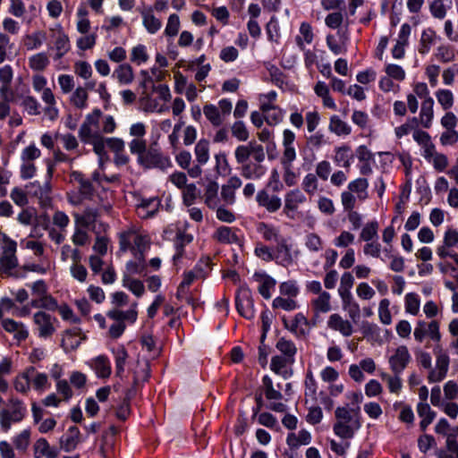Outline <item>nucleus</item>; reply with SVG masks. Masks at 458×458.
<instances>
[{"instance_id":"obj_1","label":"nucleus","mask_w":458,"mask_h":458,"mask_svg":"<svg viewBox=\"0 0 458 458\" xmlns=\"http://www.w3.org/2000/svg\"><path fill=\"white\" fill-rule=\"evenodd\" d=\"M236 163L241 165L240 174L247 180H260L267 173L263 165L266 158L262 145L252 140L245 145H239L234 149Z\"/></svg>"},{"instance_id":"obj_2","label":"nucleus","mask_w":458,"mask_h":458,"mask_svg":"<svg viewBox=\"0 0 458 458\" xmlns=\"http://www.w3.org/2000/svg\"><path fill=\"white\" fill-rule=\"evenodd\" d=\"M117 236L121 252L131 251V254H145L150 248V238L140 226L129 225L120 231Z\"/></svg>"},{"instance_id":"obj_3","label":"nucleus","mask_w":458,"mask_h":458,"mask_svg":"<svg viewBox=\"0 0 458 458\" xmlns=\"http://www.w3.org/2000/svg\"><path fill=\"white\" fill-rule=\"evenodd\" d=\"M113 209L111 201H103L97 207L87 206L81 213H74V224H79L96 234L106 231L107 225L99 220L103 214H110Z\"/></svg>"},{"instance_id":"obj_4","label":"nucleus","mask_w":458,"mask_h":458,"mask_svg":"<svg viewBox=\"0 0 458 458\" xmlns=\"http://www.w3.org/2000/svg\"><path fill=\"white\" fill-rule=\"evenodd\" d=\"M335 422L333 426V431L341 438H352L361 427L359 408L350 410L345 407H337L335 411Z\"/></svg>"},{"instance_id":"obj_5","label":"nucleus","mask_w":458,"mask_h":458,"mask_svg":"<svg viewBox=\"0 0 458 458\" xmlns=\"http://www.w3.org/2000/svg\"><path fill=\"white\" fill-rule=\"evenodd\" d=\"M369 181L365 177H358L350 181L345 190L340 194L343 209L357 208L369 199Z\"/></svg>"},{"instance_id":"obj_6","label":"nucleus","mask_w":458,"mask_h":458,"mask_svg":"<svg viewBox=\"0 0 458 458\" xmlns=\"http://www.w3.org/2000/svg\"><path fill=\"white\" fill-rule=\"evenodd\" d=\"M27 414L24 403L17 398H11L7 408L0 411V430L9 432L13 423L21 422Z\"/></svg>"},{"instance_id":"obj_7","label":"nucleus","mask_w":458,"mask_h":458,"mask_svg":"<svg viewBox=\"0 0 458 458\" xmlns=\"http://www.w3.org/2000/svg\"><path fill=\"white\" fill-rule=\"evenodd\" d=\"M48 48L55 51V60L61 59L71 50L69 36L60 23L48 29Z\"/></svg>"},{"instance_id":"obj_8","label":"nucleus","mask_w":458,"mask_h":458,"mask_svg":"<svg viewBox=\"0 0 458 458\" xmlns=\"http://www.w3.org/2000/svg\"><path fill=\"white\" fill-rule=\"evenodd\" d=\"M137 162L145 169L157 168L165 171L173 166L170 157L157 148H148L143 155L137 158Z\"/></svg>"},{"instance_id":"obj_9","label":"nucleus","mask_w":458,"mask_h":458,"mask_svg":"<svg viewBox=\"0 0 458 458\" xmlns=\"http://www.w3.org/2000/svg\"><path fill=\"white\" fill-rule=\"evenodd\" d=\"M16 248L17 244L14 241L7 237L6 234L0 233V249L2 250L0 257L1 271L7 272L17 267Z\"/></svg>"},{"instance_id":"obj_10","label":"nucleus","mask_w":458,"mask_h":458,"mask_svg":"<svg viewBox=\"0 0 458 458\" xmlns=\"http://www.w3.org/2000/svg\"><path fill=\"white\" fill-rule=\"evenodd\" d=\"M33 323L38 337L47 339L55 333L58 320L49 313L39 310L33 315Z\"/></svg>"},{"instance_id":"obj_11","label":"nucleus","mask_w":458,"mask_h":458,"mask_svg":"<svg viewBox=\"0 0 458 458\" xmlns=\"http://www.w3.org/2000/svg\"><path fill=\"white\" fill-rule=\"evenodd\" d=\"M262 386L267 400L270 402L267 406L268 409L276 412H285L287 410L286 404L281 402H273L282 400L283 394L279 389L274 387L272 378L269 376L266 375L263 377Z\"/></svg>"},{"instance_id":"obj_12","label":"nucleus","mask_w":458,"mask_h":458,"mask_svg":"<svg viewBox=\"0 0 458 458\" xmlns=\"http://www.w3.org/2000/svg\"><path fill=\"white\" fill-rule=\"evenodd\" d=\"M435 367L430 369L427 379L428 383H438L443 381L447 375L450 364V358L448 354L443 351L437 352Z\"/></svg>"},{"instance_id":"obj_13","label":"nucleus","mask_w":458,"mask_h":458,"mask_svg":"<svg viewBox=\"0 0 458 458\" xmlns=\"http://www.w3.org/2000/svg\"><path fill=\"white\" fill-rule=\"evenodd\" d=\"M428 335L430 339L436 343L441 340V333L439 330V323L432 320L427 323L424 320H419L413 331V336L416 342L422 343L425 337Z\"/></svg>"},{"instance_id":"obj_14","label":"nucleus","mask_w":458,"mask_h":458,"mask_svg":"<svg viewBox=\"0 0 458 458\" xmlns=\"http://www.w3.org/2000/svg\"><path fill=\"white\" fill-rule=\"evenodd\" d=\"M412 358L406 345L395 348L388 358L390 369L394 374H402L409 366Z\"/></svg>"},{"instance_id":"obj_15","label":"nucleus","mask_w":458,"mask_h":458,"mask_svg":"<svg viewBox=\"0 0 458 458\" xmlns=\"http://www.w3.org/2000/svg\"><path fill=\"white\" fill-rule=\"evenodd\" d=\"M236 309L241 316L251 319L255 316L254 303L251 293L248 287H241L236 294Z\"/></svg>"},{"instance_id":"obj_16","label":"nucleus","mask_w":458,"mask_h":458,"mask_svg":"<svg viewBox=\"0 0 458 458\" xmlns=\"http://www.w3.org/2000/svg\"><path fill=\"white\" fill-rule=\"evenodd\" d=\"M101 111L98 108L89 114L79 130V136L85 144L98 137L99 134L96 131Z\"/></svg>"},{"instance_id":"obj_17","label":"nucleus","mask_w":458,"mask_h":458,"mask_svg":"<svg viewBox=\"0 0 458 458\" xmlns=\"http://www.w3.org/2000/svg\"><path fill=\"white\" fill-rule=\"evenodd\" d=\"M307 202L305 193L300 189H293L284 195V213L286 216L293 218L300 206Z\"/></svg>"},{"instance_id":"obj_18","label":"nucleus","mask_w":458,"mask_h":458,"mask_svg":"<svg viewBox=\"0 0 458 458\" xmlns=\"http://www.w3.org/2000/svg\"><path fill=\"white\" fill-rule=\"evenodd\" d=\"M188 224L186 223L183 227L177 228L175 237L174 240V246L175 253L173 256V261L174 265L178 262L184 255V247L193 241V235L187 232Z\"/></svg>"},{"instance_id":"obj_19","label":"nucleus","mask_w":458,"mask_h":458,"mask_svg":"<svg viewBox=\"0 0 458 458\" xmlns=\"http://www.w3.org/2000/svg\"><path fill=\"white\" fill-rule=\"evenodd\" d=\"M274 258L276 264L288 267L294 262V257L292 253V245L286 238H283L274 248Z\"/></svg>"},{"instance_id":"obj_20","label":"nucleus","mask_w":458,"mask_h":458,"mask_svg":"<svg viewBox=\"0 0 458 458\" xmlns=\"http://www.w3.org/2000/svg\"><path fill=\"white\" fill-rule=\"evenodd\" d=\"M283 323L284 327L297 337L305 336L310 332L309 320L301 312L295 314L291 321L283 318Z\"/></svg>"},{"instance_id":"obj_21","label":"nucleus","mask_w":458,"mask_h":458,"mask_svg":"<svg viewBox=\"0 0 458 458\" xmlns=\"http://www.w3.org/2000/svg\"><path fill=\"white\" fill-rule=\"evenodd\" d=\"M295 139V133L292 130H284L282 140V144L284 147L282 163L284 165H291L292 163L296 159V150L294 147Z\"/></svg>"},{"instance_id":"obj_22","label":"nucleus","mask_w":458,"mask_h":458,"mask_svg":"<svg viewBox=\"0 0 458 458\" xmlns=\"http://www.w3.org/2000/svg\"><path fill=\"white\" fill-rule=\"evenodd\" d=\"M107 317L115 322L133 324L138 318V302L131 303L127 310L114 308L107 312Z\"/></svg>"},{"instance_id":"obj_23","label":"nucleus","mask_w":458,"mask_h":458,"mask_svg":"<svg viewBox=\"0 0 458 458\" xmlns=\"http://www.w3.org/2000/svg\"><path fill=\"white\" fill-rule=\"evenodd\" d=\"M327 326L344 337L351 336L354 331L352 322L338 313H333L328 317Z\"/></svg>"},{"instance_id":"obj_24","label":"nucleus","mask_w":458,"mask_h":458,"mask_svg":"<svg viewBox=\"0 0 458 458\" xmlns=\"http://www.w3.org/2000/svg\"><path fill=\"white\" fill-rule=\"evenodd\" d=\"M139 13L148 33L154 35L161 30L163 21L154 13L153 8L144 6L139 9Z\"/></svg>"},{"instance_id":"obj_25","label":"nucleus","mask_w":458,"mask_h":458,"mask_svg":"<svg viewBox=\"0 0 458 458\" xmlns=\"http://www.w3.org/2000/svg\"><path fill=\"white\" fill-rule=\"evenodd\" d=\"M294 362V360H291L288 357L283 355H275L271 359L270 369L284 379H287L293 375V370L291 368Z\"/></svg>"},{"instance_id":"obj_26","label":"nucleus","mask_w":458,"mask_h":458,"mask_svg":"<svg viewBox=\"0 0 458 458\" xmlns=\"http://www.w3.org/2000/svg\"><path fill=\"white\" fill-rule=\"evenodd\" d=\"M256 201L259 207L265 208L269 213L278 211L282 206L281 199L276 195L269 194L267 189L258 191Z\"/></svg>"},{"instance_id":"obj_27","label":"nucleus","mask_w":458,"mask_h":458,"mask_svg":"<svg viewBox=\"0 0 458 458\" xmlns=\"http://www.w3.org/2000/svg\"><path fill=\"white\" fill-rule=\"evenodd\" d=\"M1 325L4 331L13 334V339L17 342H22L29 336V330L22 322L13 318H4L1 321Z\"/></svg>"},{"instance_id":"obj_28","label":"nucleus","mask_w":458,"mask_h":458,"mask_svg":"<svg viewBox=\"0 0 458 458\" xmlns=\"http://www.w3.org/2000/svg\"><path fill=\"white\" fill-rule=\"evenodd\" d=\"M337 35L339 36V39H337L335 36L332 34H328L326 37L327 47L335 55L345 54L347 52V44L349 41V35L347 30H338Z\"/></svg>"},{"instance_id":"obj_29","label":"nucleus","mask_w":458,"mask_h":458,"mask_svg":"<svg viewBox=\"0 0 458 458\" xmlns=\"http://www.w3.org/2000/svg\"><path fill=\"white\" fill-rule=\"evenodd\" d=\"M89 367L95 372L98 378H108L112 373V366L109 358L106 355L101 354L89 361Z\"/></svg>"},{"instance_id":"obj_30","label":"nucleus","mask_w":458,"mask_h":458,"mask_svg":"<svg viewBox=\"0 0 458 458\" xmlns=\"http://www.w3.org/2000/svg\"><path fill=\"white\" fill-rule=\"evenodd\" d=\"M85 339L81 329L73 327L67 329L62 338V346L65 351H72L77 349Z\"/></svg>"},{"instance_id":"obj_31","label":"nucleus","mask_w":458,"mask_h":458,"mask_svg":"<svg viewBox=\"0 0 458 458\" xmlns=\"http://www.w3.org/2000/svg\"><path fill=\"white\" fill-rule=\"evenodd\" d=\"M434 99H428L421 102L417 123L424 129H429L434 120Z\"/></svg>"},{"instance_id":"obj_32","label":"nucleus","mask_w":458,"mask_h":458,"mask_svg":"<svg viewBox=\"0 0 458 458\" xmlns=\"http://www.w3.org/2000/svg\"><path fill=\"white\" fill-rule=\"evenodd\" d=\"M160 200L158 198L142 199L137 205V214L140 218L146 219L153 216L158 210Z\"/></svg>"},{"instance_id":"obj_33","label":"nucleus","mask_w":458,"mask_h":458,"mask_svg":"<svg viewBox=\"0 0 458 458\" xmlns=\"http://www.w3.org/2000/svg\"><path fill=\"white\" fill-rule=\"evenodd\" d=\"M134 77L133 69L128 63L118 64L112 73V78L123 86L132 83Z\"/></svg>"},{"instance_id":"obj_34","label":"nucleus","mask_w":458,"mask_h":458,"mask_svg":"<svg viewBox=\"0 0 458 458\" xmlns=\"http://www.w3.org/2000/svg\"><path fill=\"white\" fill-rule=\"evenodd\" d=\"M35 458H57L58 449L51 446L44 437L37 439L33 445Z\"/></svg>"},{"instance_id":"obj_35","label":"nucleus","mask_w":458,"mask_h":458,"mask_svg":"<svg viewBox=\"0 0 458 458\" xmlns=\"http://www.w3.org/2000/svg\"><path fill=\"white\" fill-rule=\"evenodd\" d=\"M134 259L129 260L125 265V271L123 275L132 276L134 275H146L147 264L145 260V254H132Z\"/></svg>"},{"instance_id":"obj_36","label":"nucleus","mask_w":458,"mask_h":458,"mask_svg":"<svg viewBox=\"0 0 458 458\" xmlns=\"http://www.w3.org/2000/svg\"><path fill=\"white\" fill-rule=\"evenodd\" d=\"M334 162L344 168L349 169L353 160L352 148L348 145H342L335 148Z\"/></svg>"},{"instance_id":"obj_37","label":"nucleus","mask_w":458,"mask_h":458,"mask_svg":"<svg viewBox=\"0 0 458 458\" xmlns=\"http://www.w3.org/2000/svg\"><path fill=\"white\" fill-rule=\"evenodd\" d=\"M255 280L259 283L258 291L265 299L271 298V292L275 289L276 282L266 274H255Z\"/></svg>"},{"instance_id":"obj_38","label":"nucleus","mask_w":458,"mask_h":458,"mask_svg":"<svg viewBox=\"0 0 458 458\" xmlns=\"http://www.w3.org/2000/svg\"><path fill=\"white\" fill-rule=\"evenodd\" d=\"M416 410L419 417L421 418L420 427L422 431H425L435 420L437 413L431 409L430 405L425 402L418 403Z\"/></svg>"},{"instance_id":"obj_39","label":"nucleus","mask_w":458,"mask_h":458,"mask_svg":"<svg viewBox=\"0 0 458 458\" xmlns=\"http://www.w3.org/2000/svg\"><path fill=\"white\" fill-rule=\"evenodd\" d=\"M81 432L77 427H70L60 439V445L65 452L74 450L80 442Z\"/></svg>"},{"instance_id":"obj_40","label":"nucleus","mask_w":458,"mask_h":458,"mask_svg":"<svg viewBox=\"0 0 458 458\" xmlns=\"http://www.w3.org/2000/svg\"><path fill=\"white\" fill-rule=\"evenodd\" d=\"M72 182L79 184V191L83 199H89L93 193V186L89 180L78 171H72L70 174Z\"/></svg>"},{"instance_id":"obj_41","label":"nucleus","mask_w":458,"mask_h":458,"mask_svg":"<svg viewBox=\"0 0 458 458\" xmlns=\"http://www.w3.org/2000/svg\"><path fill=\"white\" fill-rule=\"evenodd\" d=\"M314 33L312 27L308 22H301L299 29V34L295 37V42L298 47L304 51L306 45L312 43Z\"/></svg>"},{"instance_id":"obj_42","label":"nucleus","mask_w":458,"mask_h":458,"mask_svg":"<svg viewBox=\"0 0 458 458\" xmlns=\"http://www.w3.org/2000/svg\"><path fill=\"white\" fill-rule=\"evenodd\" d=\"M34 371V367H28L23 372L17 375L13 380L14 389L23 394H26L30 390V373Z\"/></svg>"},{"instance_id":"obj_43","label":"nucleus","mask_w":458,"mask_h":458,"mask_svg":"<svg viewBox=\"0 0 458 458\" xmlns=\"http://www.w3.org/2000/svg\"><path fill=\"white\" fill-rule=\"evenodd\" d=\"M219 186L216 182H209L205 189L204 201L206 205L215 209L221 204V198L218 195Z\"/></svg>"},{"instance_id":"obj_44","label":"nucleus","mask_w":458,"mask_h":458,"mask_svg":"<svg viewBox=\"0 0 458 458\" xmlns=\"http://www.w3.org/2000/svg\"><path fill=\"white\" fill-rule=\"evenodd\" d=\"M257 230L262 238L267 242H273L277 243L284 238V236L280 233L279 228L273 225L259 223L258 225Z\"/></svg>"},{"instance_id":"obj_45","label":"nucleus","mask_w":458,"mask_h":458,"mask_svg":"<svg viewBox=\"0 0 458 458\" xmlns=\"http://www.w3.org/2000/svg\"><path fill=\"white\" fill-rule=\"evenodd\" d=\"M50 64V59L46 52H38L28 58V66L37 73L45 71Z\"/></svg>"},{"instance_id":"obj_46","label":"nucleus","mask_w":458,"mask_h":458,"mask_svg":"<svg viewBox=\"0 0 458 458\" xmlns=\"http://www.w3.org/2000/svg\"><path fill=\"white\" fill-rule=\"evenodd\" d=\"M41 99L46 105L43 109L45 116L50 121L56 120L59 116V110L56 106V99L55 94L45 92L44 96H41Z\"/></svg>"},{"instance_id":"obj_47","label":"nucleus","mask_w":458,"mask_h":458,"mask_svg":"<svg viewBox=\"0 0 458 458\" xmlns=\"http://www.w3.org/2000/svg\"><path fill=\"white\" fill-rule=\"evenodd\" d=\"M342 299L343 308L347 311L349 318L355 321L360 318V309L358 302H356L352 297V293L339 294Z\"/></svg>"},{"instance_id":"obj_48","label":"nucleus","mask_w":458,"mask_h":458,"mask_svg":"<svg viewBox=\"0 0 458 458\" xmlns=\"http://www.w3.org/2000/svg\"><path fill=\"white\" fill-rule=\"evenodd\" d=\"M331 295L327 292L320 293L311 300V306L316 314L327 313L331 310Z\"/></svg>"},{"instance_id":"obj_49","label":"nucleus","mask_w":458,"mask_h":458,"mask_svg":"<svg viewBox=\"0 0 458 458\" xmlns=\"http://www.w3.org/2000/svg\"><path fill=\"white\" fill-rule=\"evenodd\" d=\"M328 130L337 136H347L352 132L351 126L335 114L329 118Z\"/></svg>"},{"instance_id":"obj_50","label":"nucleus","mask_w":458,"mask_h":458,"mask_svg":"<svg viewBox=\"0 0 458 458\" xmlns=\"http://www.w3.org/2000/svg\"><path fill=\"white\" fill-rule=\"evenodd\" d=\"M123 286L128 289L137 298H140L145 293V286L142 281L129 276V275H123L122 279Z\"/></svg>"},{"instance_id":"obj_51","label":"nucleus","mask_w":458,"mask_h":458,"mask_svg":"<svg viewBox=\"0 0 458 458\" xmlns=\"http://www.w3.org/2000/svg\"><path fill=\"white\" fill-rule=\"evenodd\" d=\"M54 174V166L53 165H47V181L44 185H40L38 182H34L31 183V188H36L33 191V194L40 199L47 198L51 191L50 182L49 181L53 177Z\"/></svg>"},{"instance_id":"obj_52","label":"nucleus","mask_w":458,"mask_h":458,"mask_svg":"<svg viewBox=\"0 0 458 458\" xmlns=\"http://www.w3.org/2000/svg\"><path fill=\"white\" fill-rule=\"evenodd\" d=\"M30 383L34 390L38 393H43L50 388L51 384L48 381V377L46 373L38 372L34 368V371L30 373Z\"/></svg>"},{"instance_id":"obj_53","label":"nucleus","mask_w":458,"mask_h":458,"mask_svg":"<svg viewBox=\"0 0 458 458\" xmlns=\"http://www.w3.org/2000/svg\"><path fill=\"white\" fill-rule=\"evenodd\" d=\"M112 353L115 362V374L117 377H122L124 372L125 365L128 359V352L123 346H118L112 349Z\"/></svg>"},{"instance_id":"obj_54","label":"nucleus","mask_w":458,"mask_h":458,"mask_svg":"<svg viewBox=\"0 0 458 458\" xmlns=\"http://www.w3.org/2000/svg\"><path fill=\"white\" fill-rule=\"evenodd\" d=\"M437 39V34L432 29H426L421 32L419 52L422 55H426L430 51V48L435 45Z\"/></svg>"},{"instance_id":"obj_55","label":"nucleus","mask_w":458,"mask_h":458,"mask_svg":"<svg viewBox=\"0 0 458 458\" xmlns=\"http://www.w3.org/2000/svg\"><path fill=\"white\" fill-rule=\"evenodd\" d=\"M89 11L85 5H80L77 9L76 29L81 34H87L90 30V21L88 18Z\"/></svg>"},{"instance_id":"obj_56","label":"nucleus","mask_w":458,"mask_h":458,"mask_svg":"<svg viewBox=\"0 0 458 458\" xmlns=\"http://www.w3.org/2000/svg\"><path fill=\"white\" fill-rule=\"evenodd\" d=\"M203 114L215 127H219L224 123V116L220 113L219 108L213 104L205 105L203 106Z\"/></svg>"},{"instance_id":"obj_57","label":"nucleus","mask_w":458,"mask_h":458,"mask_svg":"<svg viewBox=\"0 0 458 458\" xmlns=\"http://www.w3.org/2000/svg\"><path fill=\"white\" fill-rule=\"evenodd\" d=\"M311 442V435L306 429H301L298 434L291 433L286 437V443L290 447L297 448L301 445H309Z\"/></svg>"},{"instance_id":"obj_58","label":"nucleus","mask_w":458,"mask_h":458,"mask_svg":"<svg viewBox=\"0 0 458 458\" xmlns=\"http://www.w3.org/2000/svg\"><path fill=\"white\" fill-rule=\"evenodd\" d=\"M379 225L377 220L368 222L361 229L360 240L365 242L377 240L378 238Z\"/></svg>"},{"instance_id":"obj_59","label":"nucleus","mask_w":458,"mask_h":458,"mask_svg":"<svg viewBox=\"0 0 458 458\" xmlns=\"http://www.w3.org/2000/svg\"><path fill=\"white\" fill-rule=\"evenodd\" d=\"M276 348L281 353L280 355L288 357L291 360H295L297 348H296L295 344L292 340H288L284 337H281L276 342Z\"/></svg>"},{"instance_id":"obj_60","label":"nucleus","mask_w":458,"mask_h":458,"mask_svg":"<svg viewBox=\"0 0 458 458\" xmlns=\"http://www.w3.org/2000/svg\"><path fill=\"white\" fill-rule=\"evenodd\" d=\"M87 230L89 229L79 224H74V232L71 240L75 246L82 247L90 242V235Z\"/></svg>"},{"instance_id":"obj_61","label":"nucleus","mask_w":458,"mask_h":458,"mask_svg":"<svg viewBox=\"0 0 458 458\" xmlns=\"http://www.w3.org/2000/svg\"><path fill=\"white\" fill-rule=\"evenodd\" d=\"M88 98L89 95L86 89L83 87H78L72 93L70 102L76 108L82 110L88 106Z\"/></svg>"},{"instance_id":"obj_62","label":"nucleus","mask_w":458,"mask_h":458,"mask_svg":"<svg viewBox=\"0 0 458 458\" xmlns=\"http://www.w3.org/2000/svg\"><path fill=\"white\" fill-rule=\"evenodd\" d=\"M236 231L231 227L220 226L216 231V238L222 243H235L239 242Z\"/></svg>"},{"instance_id":"obj_63","label":"nucleus","mask_w":458,"mask_h":458,"mask_svg":"<svg viewBox=\"0 0 458 458\" xmlns=\"http://www.w3.org/2000/svg\"><path fill=\"white\" fill-rule=\"evenodd\" d=\"M31 431L30 428H25L20 433L13 437L12 441L16 448L20 452H25L30 444Z\"/></svg>"},{"instance_id":"obj_64","label":"nucleus","mask_w":458,"mask_h":458,"mask_svg":"<svg viewBox=\"0 0 458 458\" xmlns=\"http://www.w3.org/2000/svg\"><path fill=\"white\" fill-rule=\"evenodd\" d=\"M194 154L196 161L200 165H204L209 159V142L207 140H200L197 142Z\"/></svg>"}]
</instances>
